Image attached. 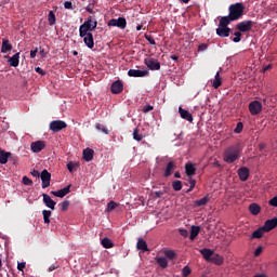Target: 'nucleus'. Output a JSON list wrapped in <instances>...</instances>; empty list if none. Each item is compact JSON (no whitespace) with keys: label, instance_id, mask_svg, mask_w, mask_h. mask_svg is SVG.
<instances>
[{"label":"nucleus","instance_id":"obj_1","mask_svg":"<svg viewBox=\"0 0 277 277\" xmlns=\"http://www.w3.org/2000/svg\"><path fill=\"white\" fill-rule=\"evenodd\" d=\"M239 153H241L239 145L229 146L225 150L224 156H223L225 163H235V161H237V159H239Z\"/></svg>","mask_w":277,"mask_h":277},{"label":"nucleus","instance_id":"obj_2","mask_svg":"<svg viewBox=\"0 0 277 277\" xmlns=\"http://www.w3.org/2000/svg\"><path fill=\"white\" fill-rule=\"evenodd\" d=\"M229 16L234 21H239V18L243 17V14L246 12V5L241 2H237L234 4H230L228 8Z\"/></svg>","mask_w":277,"mask_h":277},{"label":"nucleus","instance_id":"obj_3","mask_svg":"<svg viewBox=\"0 0 277 277\" xmlns=\"http://www.w3.org/2000/svg\"><path fill=\"white\" fill-rule=\"evenodd\" d=\"M98 25L96 19L89 17L82 25L79 27V36L83 37L85 34H91L90 31H94Z\"/></svg>","mask_w":277,"mask_h":277},{"label":"nucleus","instance_id":"obj_4","mask_svg":"<svg viewBox=\"0 0 277 277\" xmlns=\"http://www.w3.org/2000/svg\"><path fill=\"white\" fill-rule=\"evenodd\" d=\"M249 111L251 116H259L263 111V104L259 101H252L249 103Z\"/></svg>","mask_w":277,"mask_h":277},{"label":"nucleus","instance_id":"obj_5","mask_svg":"<svg viewBox=\"0 0 277 277\" xmlns=\"http://www.w3.org/2000/svg\"><path fill=\"white\" fill-rule=\"evenodd\" d=\"M66 127H68L66 121L54 120L50 123V131H53V133H60V131H63V129H66Z\"/></svg>","mask_w":277,"mask_h":277},{"label":"nucleus","instance_id":"obj_6","mask_svg":"<svg viewBox=\"0 0 277 277\" xmlns=\"http://www.w3.org/2000/svg\"><path fill=\"white\" fill-rule=\"evenodd\" d=\"M144 64L149 70H161V63H159V61H157L156 58L146 57L144 60Z\"/></svg>","mask_w":277,"mask_h":277},{"label":"nucleus","instance_id":"obj_7","mask_svg":"<svg viewBox=\"0 0 277 277\" xmlns=\"http://www.w3.org/2000/svg\"><path fill=\"white\" fill-rule=\"evenodd\" d=\"M108 27H118L119 29H127V18L124 17H118L116 18H111L108 22Z\"/></svg>","mask_w":277,"mask_h":277},{"label":"nucleus","instance_id":"obj_8","mask_svg":"<svg viewBox=\"0 0 277 277\" xmlns=\"http://www.w3.org/2000/svg\"><path fill=\"white\" fill-rule=\"evenodd\" d=\"M253 26V21H243L237 24L236 29H238V31H241L242 34H246L248 31H251Z\"/></svg>","mask_w":277,"mask_h":277},{"label":"nucleus","instance_id":"obj_9","mask_svg":"<svg viewBox=\"0 0 277 277\" xmlns=\"http://www.w3.org/2000/svg\"><path fill=\"white\" fill-rule=\"evenodd\" d=\"M41 181H42V189H47V187L51 186V174L50 172L44 169L40 174Z\"/></svg>","mask_w":277,"mask_h":277},{"label":"nucleus","instance_id":"obj_10","mask_svg":"<svg viewBox=\"0 0 277 277\" xmlns=\"http://www.w3.org/2000/svg\"><path fill=\"white\" fill-rule=\"evenodd\" d=\"M44 148H47L44 141H37L30 144V150H32V153H42Z\"/></svg>","mask_w":277,"mask_h":277},{"label":"nucleus","instance_id":"obj_11","mask_svg":"<svg viewBox=\"0 0 277 277\" xmlns=\"http://www.w3.org/2000/svg\"><path fill=\"white\" fill-rule=\"evenodd\" d=\"M122 90H124V84L121 80H116L115 82H113L110 87V92L113 94H120L122 93Z\"/></svg>","mask_w":277,"mask_h":277},{"label":"nucleus","instance_id":"obj_12","mask_svg":"<svg viewBox=\"0 0 277 277\" xmlns=\"http://www.w3.org/2000/svg\"><path fill=\"white\" fill-rule=\"evenodd\" d=\"M80 38H83V42L88 49H94V36L92 32H85V35Z\"/></svg>","mask_w":277,"mask_h":277},{"label":"nucleus","instance_id":"obj_13","mask_svg":"<svg viewBox=\"0 0 277 277\" xmlns=\"http://www.w3.org/2000/svg\"><path fill=\"white\" fill-rule=\"evenodd\" d=\"M238 176L242 182L248 181V179H250V169H248V167L238 169Z\"/></svg>","mask_w":277,"mask_h":277},{"label":"nucleus","instance_id":"obj_14","mask_svg":"<svg viewBox=\"0 0 277 277\" xmlns=\"http://www.w3.org/2000/svg\"><path fill=\"white\" fill-rule=\"evenodd\" d=\"M277 226V217L267 220L264 223V226H262L264 228V230H266V233H269V230H274V228H276Z\"/></svg>","mask_w":277,"mask_h":277},{"label":"nucleus","instance_id":"obj_15","mask_svg":"<svg viewBox=\"0 0 277 277\" xmlns=\"http://www.w3.org/2000/svg\"><path fill=\"white\" fill-rule=\"evenodd\" d=\"M185 174L188 176V179H192V176L196 175V164L192 162H187L185 164Z\"/></svg>","mask_w":277,"mask_h":277},{"label":"nucleus","instance_id":"obj_16","mask_svg":"<svg viewBox=\"0 0 277 277\" xmlns=\"http://www.w3.org/2000/svg\"><path fill=\"white\" fill-rule=\"evenodd\" d=\"M179 114L183 120H187V122H194V116H192V113H189L186 109H183V107L179 108Z\"/></svg>","mask_w":277,"mask_h":277},{"label":"nucleus","instance_id":"obj_17","mask_svg":"<svg viewBox=\"0 0 277 277\" xmlns=\"http://www.w3.org/2000/svg\"><path fill=\"white\" fill-rule=\"evenodd\" d=\"M129 77H148V70L129 69Z\"/></svg>","mask_w":277,"mask_h":277},{"label":"nucleus","instance_id":"obj_18","mask_svg":"<svg viewBox=\"0 0 277 277\" xmlns=\"http://www.w3.org/2000/svg\"><path fill=\"white\" fill-rule=\"evenodd\" d=\"M43 203L45 205V207H48V209L55 211L56 202L51 199V196H49L48 194H43Z\"/></svg>","mask_w":277,"mask_h":277},{"label":"nucleus","instance_id":"obj_19","mask_svg":"<svg viewBox=\"0 0 277 277\" xmlns=\"http://www.w3.org/2000/svg\"><path fill=\"white\" fill-rule=\"evenodd\" d=\"M70 187L71 185H68L60 190L52 192L53 196H56V198H64V196H68L70 194Z\"/></svg>","mask_w":277,"mask_h":277},{"label":"nucleus","instance_id":"obj_20","mask_svg":"<svg viewBox=\"0 0 277 277\" xmlns=\"http://www.w3.org/2000/svg\"><path fill=\"white\" fill-rule=\"evenodd\" d=\"M8 62L13 68L18 67V64H21V52L15 53Z\"/></svg>","mask_w":277,"mask_h":277},{"label":"nucleus","instance_id":"obj_21","mask_svg":"<svg viewBox=\"0 0 277 277\" xmlns=\"http://www.w3.org/2000/svg\"><path fill=\"white\" fill-rule=\"evenodd\" d=\"M10 157H12V153L5 151L0 147V163L2 166H5V163H8V161L10 160Z\"/></svg>","mask_w":277,"mask_h":277},{"label":"nucleus","instance_id":"obj_22","mask_svg":"<svg viewBox=\"0 0 277 277\" xmlns=\"http://www.w3.org/2000/svg\"><path fill=\"white\" fill-rule=\"evenodd\" d=\"M230 31L232 30L228 27L219 26V28H216V34L220 38H228L230 36Z\"/></svg>","mask_w":277,"mask_h":277},{"label":"nucleus","instance_id":"obj_23","mask_svg":"<svg viewBox=\"0 0 277 277\" xmlns=\"http://www.w3.org/2000/svg\"><path fill=\"white\" fill-rule=\"evenodd\" d=\"M175 169H176V163H174V161H169L166 167L163 176L166 179H168V176H172V171H174Z\"/></svg>","mask_w":277,"mask_h":277},{"label":"nucleus","instance_id":"obj_24","mask_svg":"<svg viewBox=\"0 0 277 277\" xmlns=\"http://www.w3.org/2000/svg\"><path fill=\"white\" fill-rule=\"evenodd\" d=\"M234 22L235 19L232 18L229 15L223 16L220 19L219 27H228V25H230V23H234Z\"/></svg>","mask_w":277,"mask_h":277},{"label":"nucleus","instance_id":"obj_25","mask_svg":"<svg viewBox=\"0 0 277 277\" xmlns=\"http://www.w3.org/2000/svg\"><path fill=\"white\" fill-rule=\"evenodd\" d=\"M83 159L84 161H92L94 159V149L92 148L83 149Z\"/></svg>","mask_w":277,"mask_h":277},{"label":"nucleus","instance_id":"obj_26","mask_svg":"<svg viewBox=\"0 0 277 277\" xmlns=\"http://www.w3.org/2000/svg\"><path fill=\"white\" fill-rule=\"evenodd\" d=\"M137 250H142V252H148V243H146V240L143 238H138L137 243H136Z\"/></svg>","mask_w":277,"mask_h":277},{"label":"nucleus","instance_id":"obj_27","mask_svg":"<svg viewBox=\"0 0 277 277\" xmlns=\"http://www.w3.org/2000/svg\"><path fill=\"white\" fill-rule=\"evenodd\" d=\"M249 212L251 213V215H259V213H261V207L259 206V203L253 202L249 205Z\"/></svg>","mask_w":277,"mask_h":277},{"label":"nucleus","instance_id":"obj_28","mask_svg":"<svg viewBox=\"0 0 277 277\" xmlns=\"http://www.w3.org/2000/svg\"><path fill=\"white\" fill-rule=\"evenodd\" d=\"M10 51H12V43L8 39H2L1 53H8Z\"/></svg>","mask_w":277,"mask_h":277},{"label":"nucleus","instance_id":"obj_29","mask_svg":"<svg viewBox=\"0 0 277 277\" xmlns=\"http://www.w3.org/2000/svg\"><path fill=\"white\" fill-rule=\"evenodd\" d=\"M200 254H202L203 259H206L207 261H211L213 254H215L213 252V250L205 248L200 250Z\"/></svg>","mask_w":277,"mask_h":277},{"label":"nucleus","instance_id":"obj_30","mask_svg":"<svg viewBox=\"0 0 277 277\" xmlns=\"http://www.w3.org/2000/svg\"><path fill=\"white\" fill-rule=\"evenodd\" d=\"M210 263H214L215 265H222L224 263V258L220 254L213 253V256L210 259Z\"/></svg>","mask_w":277,"mask_h":277},{"label":"nucleus","instance_id":"obj_31","mask_svg":"<svg viewBox=\"0 0 277 277\" xmlns=\"http://www.w3.org/2000/svg\"><path fill=\"white\" fill-rule=\"evenodd\" d=\"M198 235H200V227L192 226L190 236H189L190 241H194V239H196Z\"/></svg>","mask_w":277,"mask_h":277},{"label":"nucleus","instance_id":"obj_32","mask_svg":"<svg viewBox=\"0 0 277 277\" xmlns=\"http://www.w3.org/2000/svg\"><path fill=\"white\" fill-rule=\"evenodd\" d=\"M264 233H267L266 230H265V228L262 226V227H260V228H258L256 230H254L253 233H252V239H261V237H263V234Z\"/></svg>","mask_w":277,"mask_h":277},{"label":"nucleus","instance_id":"obj_33","mask_svg":"<svg viewBox=\"0 0 277 277\" xmlns=\"http://www.w3.org/2000/svg\"><path fill=\"white\" fill-rule=\"evenodd\" d=\"M156 262L161 269H166V267H168V259L164 256L157 258Z\"/></svg>","mask_w":277,"mask_h":277},{"label":"nucleus","instance_id":"obj_34","mask_svg":"<svg viewBox=\"0 0 277 277\" xmlns=\"http://www.w3.org/2000/svg\"><path fill=\"white\" fill-rule=\"evenodd\" d=\"M209 196H206L199 200L195 201V207H206V205H209Z\"/></svg>","mask_w":277,"mask_h":277},{"label":"nucleus","instance_id":"obj_35","mask_svg":"<svg viewBox=\"0 0 277 277\" xmlns=\"http://www.w3.org/2000/svg\"><path fill=\"white\" fill-rule=\"evenodd\" d=\"M212 85H213L214 90H217V88H220V85H222V78L220 77V71L216 72Z\"/></svg>","mask_w":277,"mask_h":277},{"label":"nucleus","instance_id":"obj_36","mask_svg":"<svg viewBox=\"0 0 277 277\" xmlns=\"http://www.w3.org/2000/svg\"><path fill=\"white\" fill-rule=\"evenodd\" d=\"M42 215H43L44 224H48V225L51 224V210H43Z\"/></svg>","mask_w":277,"mask_h":277},{"label":"nucleus","instance_id":"obj_37","mask_svg":"<svg viewBox=\"0 0 277 277\" xmlns=\"http://www.w3.org/2000/svg\"><path fill=\"white\" fill-rule=\"evenodd\" d=\"M164 259H168L169 261H174V259H176V253L173 250H166Z\"/></svg>","mask_w":277,"mask_h":277},{"label":"nucleus","instance_id":"obj_38","mask_svg":"<svg viewBox=\"0 0 277 277\" xmlns=\"http://www.w3.org/2000/svg\"><path fill=\"white\" fill-rule=\"evenodd\" d=\"M172 188L174 189V192H181V189H183V182L179 180L173 181Z\"/></svg>","mask_w":277,"mask_h":277},{"label":"nucleus","instance_id":"obj_39","mask_svg":"<svg viewBox=\"0 0 277 277\" xmlns=\"http://www.w3.org/2000/svg\"><path fill=\"white\" fill-rule=\"evenodd\" d=\"M102 246L103 248H106V249L114 248V242H111V239L109 238H103Z\"/></svg>","mask_w":277,"mask_h":277},{"label":"nucleus","instance_id":"obj_40","mask_svg":"<svg viewBox=\"0 0 277 277\" xmlns=\"http://www.w3.org/2000/svg\"><path fill=\"white\" fill-rule=\"evenodd\" d=\"M133 140L136 142H142V140H144V136L140 134V130H137V128L133 131Z\"/></svg>","mask_w":277,"mask_h":277},{"label":"nucleus","instance_id":"obj_41","mask_svg":"<svg viewBox=\"0 0 277 277\" xmlns=\"http://www.w3.org/2000/svg\"><path fill=\"white\" fill-rule=\"evenodd\" d=\"M48 21H49V25H50V26L55 25L56 18H55V13H54L53 11H50V12H49Z\"/></svg>","mask_w":277,"mask_h":277},{"label":"nucleus","instance_id":"obj_42","mask_svg":"<svg viewBox=\"0 0 277 277\" xmlns=\"http://www.w3.org/2000/svg\"><path fill=\"white\" fill-rule=\"evenodd\" d=\"M95 129H96L97 131H101L102 133H105V135H109V130H107V127H105V126H103V124H101V123H97V124L95 126Z\"/></svg>","mask_w":277,"mask_h":277},{"label":"nucleus","instance_id":"obj_43","mask_svg":"<svg viewBox=\"0 0 277 277\" xmlns=\"http://www.w3.org/2000/svg\"><path fill=\"white\" fill-rule=\"evenodd\" d=\"M61 211H68V207H70L69 200H64L62 203H60Z\"/></svg>","mask_w":277,"mask_h":277},{"label":"nucleus","instance_id":"obj_44","mask_svg":"<svg viewBox=\"0 0 277 277\" xmlns=\"http://www.w3.org/2000/svg\"><path fill=\"white\" fill-rule=\"evenodd\" d=\"M188 183H189L190 186L186 192L187 194H189V192H194V187H196V180L189 177Z\"/></svg>","mask_w":277,"mask_h":277},{"label":"nucleus","instance_id":"obj_45","mask_svg":"<svg viewBox=\"0 0 277 277\" xmlns=\"http://www.w3.org/2000/svg\"><path fill=\"white\" fill-rule=\"evenodd\" d=\"M234 36H235V38L232 39L233 42H241V31H240V30H239V31H236V32L234 34Z\"/></svg>","mask_w":277,"mask_h":277},{"label":"nucleus","instance_id":"obj_46","mask_svg":"<svg viewBox=\"0 0 277 277\" xmlns=\"http://www.w3.org/2000/svg\"><path fill=\"white\" fill-rule=\"evenodd\" d=\"M116 207H118V203H116V201H109L107 203V211H114V209H116Z\"/></svg>","mask_w":277,"mask_h":277},{"label":"nucleus","instance_id":"obj_47","mask_svg":"<svg viewBox=\"0 0 277 277\" xmlns=\"http://www.w3.org/2000/svg\"><path fill=\"white\" fill-rule=\"evenodd\" d=\"M242 131H243V123L238 122L235 130H234V133H241Z\"/></svg>","mask_w":277,"mask_h":277},{"label":"nucleus","instance_id":"obj_48","mask_svg":"<svg viewBox=\"0 0 277 277\" xmlns=\"http://www.w3.org/2000/svg\"><path fill=\"white\" fill-rule=\"evenodd\" d=\"M23 183L28 186L34 185V181H31V179H29L27 175L23 177Z\"/></svg>","mask_w":277,"mask_h":277},{"label":"nucleus","instance_id":"obj_49","mask_svg":"<svg viewBox=\"0 0 277 277\" xmlns=\"http://www.w3.org/2000/svg\"><path fill=\"white\" fill-rule=\"evenodd\" d=\"M182 274L184 277L189 276V274H192V268H189V266H185L182 271Z\"/></svg>","mask_w":277,"mask_h":277},{"label":"nucleus","instance_id":"obj_50","mask_svg":"<svg viewBox=\"0 0 277 277\" xmlns=\"http://www.w3.org/2000/svg\"><path fill=\"white\" fill-rule=\"evenodd\" d=\"M145 40H147L149 44H153V45L157 44V42H155V39L150 35H145Z\"/></svg>","mask_w":277,"mask_h":277},{"label":"nucleus","instance_id":"obj_51","mask_svg":"<svg viewBox=\"0 0 277 277\" xmlns=\"http://www.w3.org/2000/svg\"><path fill=\"white\" fill-rule=\"evenodd\" d=\"M75 168H77L75 162L67 163V170H69V172H75Z\"/></svg>","mask_w":277,"mask_h":277},{"label":"nucleus","instance_id":"obj_52","mask_svg":"<svg viewBox=\"0 0 277 277\" xmlns=\"http://www.w3.org/2000/svg\"><path fill=\"white\" fill-rule=\"evenodd\" d=\"M35 72H38V75H41V77H44V75H47V71L40 67H36Z\"/></svg>","mask_w":277,"mask_h":277},{"label":"nucleus","instance_id":"obj_53","mask_svg":"<svg viewBox=\"0 0 277 277\" xmlns=\"http://www.w3.org/2000/svg\"><path fill=\"white\" fill-rule=\"evenodd\" d=\"M268 205H271V207H277V196L273 197L269 201Z\"/></svg>","mask_w":277,"mask_h":277},{"label":"nucleus","instance_id":"obj_54","mask_svg":"<svg viewBox=\"0 0 277 277\" xmlns=\"http://www.w3.org/2000/svg\"><path fill=\"white\" fill-rule=\"evenodd\" d=\"M154 107L151 105H145L143 107L144 114H148V111H153Z\"/></svg>","mask_w":277,"mask_h":277},{"label":"nucleus","instance_id":"obj_55","mask_svg":"<svg viewBox=\"0 0 277 277\" xmlns=\"http://www.w3.org/2000/svg\"><path fill=\"white\" fill-rule=\"evenodd\" d=\"M263 253V247H258L254 251V256H261Z\"/></svg>","mask_w":277,"mask_h":277},{"label":"nucleus","instance_id":"obj_56","mask_svg":"<svg viewBox=\"0 0 277 277\" xmlns=\"http://www.w3.org/2000/svg\"><path fill=\"white\" fill-rule=\"evenodd\" d=\"M64 8H65V10H72V2L65 1L64 2Z\"/></svg>","mask_w":277,"mask_h":277},{"label":"nucleus","instance_id":"obj_57","mask_svg":"<svg viewBox=\"0 0 277 277\" xmlns=\"http://www.w3.org/2000/svg\"><path fill=\"white\" fill-rule=\"evenodd\" d=\"M209 49V45L207 43H201L198 47V51H207Z\"/></svg>","mask_w":277,"mask_h":277},{"label":"nucleus","instance_id":"obj_58","mask_svg":"<svg viewBox=\"0 0 277 277\" xmlns=\"http://www.w3.org/2000/svg\"><path fill=\"white\" fill-rule=\"evenodd\" d=\"M31 176H35V179H39L40 177V172L38 170H32L30 172Z\"/></svg>","mask_w":277,"mask_h":277},{"label":"nucleus","instance_id":"obj_59","mask_svg":"<svg viewBox=\"0 0 277 277\" xmlns=\"http://www.w3.org/2000/svg\"><path fill=\"white\" fill-rule=\"evenodd\" d=\"M36 55H38V48H36L35 50L30 51V57L31 60H34L36 57Z\"/></svg>","mask_w":277,"mask_h":277},{"label":"nucleus","instance_id":"obj_60","mask_svg":"<svg viewBox=\"0 0 277 277\" xmlns=\"http://www.w3.org/2000/svg\"><path fill=\"white\" fill-rule=\"evenodd\" d=\"M25 265H26L25 262L18 263V264H17V269H18L19 272H23V269H25Z\"/></svg>","mask_w":277,"mask_h":277},{"label":"nucleus","instance_id":"obj_61","mask_svg":"<svg viewBox=\"0 0 277 277\" xmlns=\"http://www.w3.org/2000/svg\"><path fill=\"white\" fill-rule=\"evenodd\" d=\"M154 194H155V198H161V196H163V194H166V192L157 190Z\"/></svg>","mask_w":277,"mask_h":277},{"label":"nucleus","instance_id":"obj_62","mask_svg":"<svg viewBox=\"0 0 277 277\" xmlns=\"http://www.w3.org/2000/svg\"><path fill=\"white\" fill-rule=\"evenodd\" d=\"M180 235L182 237H187L189 235V233L187 232V229H180Z\"/></svg>","mask_w":277,"mask_h":277},{"label":"nucleus","instance_id":"obj_63","mask_svg":"<svg viewBox=\"0 0 277 277\" xmlns=\"http://www.w3.org/2000/svg\"><path fill=\"white\" fill-rule=\"evenodd\" d=\"M60 267V265H51L48 269V272H55V269H57Z\"/></svg>","mask_w":277,"mask_h":277},{"label":"nucleus","instance_id":"obj_64","mask_svg":"<svg viewBox=\"0 0 277 277\" xmlns=\"http://www.w3.org/2000/svg\"><path fill=\"white\" fill-rule=\"evenodd\" d=\"M171 60H173V62H179V56L177 55H171Z\"/></svg>","mask_w":277,"mask_h":277}]
</instances>
